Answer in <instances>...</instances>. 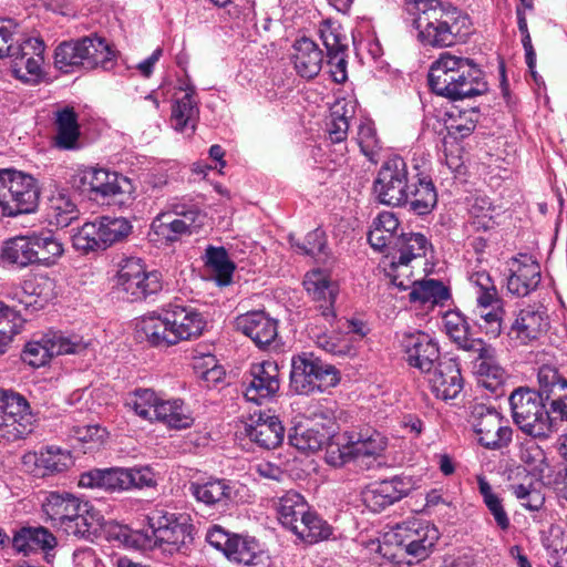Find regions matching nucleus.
<instances>
[{"instance_id": "f8f14e48", "label": "nucleus", "mask_w": 567, "mask_h": 567, "mask_svg": "<svg viewBox=\"0 0 567 567\" xmlns=\"http://www.w3.org/2000/svg\"><path fill=\"white\" fill-rule=\"evenodd\" d=\"M340 381L338 370L324 363L313 353H301L292 358L290 386L298 394L323 392Z\"/></svg>"}, {"instance_id": "8fccbe9b", "label": "nucleus", "mask_w": 567, "mask_h": 567, "mask_svg": "<svg viewBox=\"0 0 567 567\" xmlns=\"http://www.w3.org/2000/svg\"><path fill=\"white\" fill-rule=\"evenodd\" d=\"M471 224L476 230H491L498 224L502 208L485 195H476L470 204Z\"/></svg>"}, {"instance_id": "7ed1b4c3", "label": "nucleus", "mask_w": 567, "mask_h": 567, "mask_svg": "<svg viewBox=\"0 0 567 567\" xmlns=\"http://www.w3.org/2000/svg\"><path fill=\"white\" fill-rule=\"evenodd\" d=\"M431 90L452 101L474 97L487 92L483 71L472 60L444 52L430 68Z\"/></svg>"}, {"instance_id": "1a4fd4ad", "label": "nucleus", "mask_w": 567, "mask_h": 567, "mask_svg": "<svg viewBox=\"0 0 567 567\" xmlns=\"http://www.w3.org/2000/svg\"><path fill=\"white\" fill-rule=\"evenodd\" d=\"M474 288L475 306L471 311L475 326L489 339L502 334L505 317L504 301L489 274L485 270L470 276Z\"/></svg>"}, {"instance_id": "a211bd4d", "label": "nucleus", "mask_w": 567, "mask_h": 567, "mask_svg": "<svg viewBox=\"0 0 567 567\" xmlns=\"http://www.w3.org/2000/svg\"><path fill=\"white\" fill-rule=\"evenodd\" d=\"M472 419L478 442L484 447L501 450L512 442L513 429L503 424V416L494 406L475 403L472 406Z\"/></svg>"}, {"instance_id": "9d476101", "label": "nucleus", "mask_w": 567, "mask_h": 567, "mask_svg": "<svg viewBox=\"0 0 567 567\" xmlns=\"http://www.w3.org/2000/svg\"><path fill=\"white\" fill-rule=\"evenodd\" d=\"M40 186L30 174L14 168L0 169V208L2 215L16 217L35 212Z\"/></svg>"}, {"instance_id": "774afa93", "label": "nucleus", "mask_w": 567, "mask_h": 567, "mask_svg": "<svg viewBox=\"0 0 567 567\" xmlns=\"http://www.w3.org/2000/svg\"><path fill=\"white\" fill-rule=\"evenodd\" d=\"M55 282L48 276H39L33 281H25L23 292L37 296L42 301L47 302L54 296Z\"/></svg>"}, {"instance_id": "b1692460", "label": "nucleus", "mask_w": 567, "mask_h": 567, "mask_svg": "<svg viewBox=\"0 0 567 567\" xmlns=\"http://www.w3.org/2000/svg\"><path fill=\"white\" fill-rule=\"evenodd\" d=\"M548 326V316L543 307L527 306L515 315L507 336L517 344L527 346L538 340Z\"/></svg>"}, {"instance_id": "3c124183", "label": "nucleus", "mask_w": 567, "mask_h": 567, "mask_svg": "<svg viewBox=\"0 0 567 567\" xmlns=\"http://www.w3.org/2000/svg\"><path fill=\"white\" fill-rule=\"evenodd\" d=\"M354 460L378 457L386 447V439L378 431H365L351 435Z\"/></svg>"}, {"instance_id": "c756f323", "label": "nucleus", "mask_w": 567, "mask_h": 567, "mask_svg": "<svg viewBox=\"0 0 567 567\" xmlns=\"http://www.w3.org/2000/svg\"><path fill=\"white\" fill-rule=\"evenodd\" d=\"M4 412L7 416V437L22 439L31 432L33 415L28 401L19 393L2 391Z\"/></svg>"}, {"instance_id": "de8ad7c7", "label": "nucleus", "mask_w": 567, "mask_h": 567, "mask_svg": "<svg viewBox=\"0 0 567 567\" xmlns=\"http://www.w3.org/2000/svg\"><path fill=\"white\" fill-rule=\"evenodd\" d=\"M451 295L446 286L436 279L415 280L411 284L409 300L422 306L443 305Z\"/></svg>"}, {"instance_id": "e2e57ef3", "label": "nucleus", "mask_w": 567, "mask_h": 567, "mask_svg": "<svg viewBox=\"0 0 567 567\" xmlns=\"http://www.w3.org/2000/svg\"><path fill=\"white\" fill-rule=\"evenodd\" d=\"M23 319L19 312L0 301V334L2 340L12 342L13 337L20 332Z\"/></svg>"}, {"instance_id": "c03bdc74", "label": "nucleus", "mask_w": 567, "mask_h": 567, "mask_svg": "<svg viewBox=\"0 0 567 567\" xmlns=\"http://www.w3.org/2000/svg\"><path fill=\"white\" fill-rule=\"evenodd\" d=\"M154 421L162 422L168 427L183 430L189 427L194 419L189 409L179 399L162 400L153 409Z\"/></svg>"}, {"instance_id": "2eb2a0df", "label": "nucleus", "mask_w": 567, "mask_h": 567, "mask_svg": "<svg viewBox=\"0 0 567 567\" xmlns=\"http://www.w3.org/2000/svg\"><path fill=\"white\" fill-rule=\"evenodd\" d=\"M91 342L78 334L66 336L50 331L39 340L28 342L22 352V360L31 367H42L51 358L62 354L84 355L90 351Z\"/></svg>"}, {"instance_id": "423d86ee", "label": "nucleus", "mask_w": 567, "mask_h": 567, "mask_svg": "<svg viewBox=\"0 0 567 567\" xmlns=\"http://www.w3.org/2000/svg\"><path fill=\"white\" fill-rule=\"evenodd\" d=\"M115 52L104 38L82 37L60 43L54 51V65L63 73L91 71L96 68L111 70Z\"/></svg>"}, {"instance_id": "680f3d73", "label": "nucleus", "mask_w": 567, "mask_h": 567, "mask_svg": "<svg viewBox=\"0 0 567 567\" xmlns=\"http://www.w3.org/2000/svg\"><path fill=\"white\" fill-rule=\"evenodd\" d=\"M344 442H341V439L338 437L337 441H328L326 447V462L334 467H340L348 463L351 460H354L351 435L348 439H343Z\"/></svg>"}, {"instance_id": "5fc2aeb1", "label": "nucleus", "mask_w": 567, "mask_h": 567, "mask_svg": "<svg viewBox=\"0 0 567 567\" xmlns=\"http://www.w3.org/2000/svg\"><path fill=\"white\" fill-rule=\"evenodd\" d=\"M229 560L244 564L246 566H256L261 556L259 544L254 538L233 535V542L226 555Z\"/></svg>"}, {"instance_id": "69168bd1", "label": "nucleus", "mask_w": 567, "mask_h": 567, "mask_svg": "<svg viewBox=\"0 0 567 567\" xmlns=\"http://www.w3.org/2000/svg\"><path fill=\"white\" fill-rule=\"evenodd\" d=\"M478 122L477 112L472 109L460 114L458 118H454L446 126L449 135L453 138H464L468 136L476 127Z\"/></svg>"}, {"instance_id": "0e129e2a", "label": "nucleus", "mask_w": 567, "mask_h": 567, "mask_svg": "<svg viewBox=\"0 0 567 567\" xmlns=\"http://www.w3.org/2000/svg\"><path fill=\"white\" fill-rule=\"evenodd\" d=\"M290 244L297 249V251L308 256H319L326 254V235L320 228H317L306 236L303 243L295 241L293 237L290 236Z\"/></svg>"}, {"instance_id": "4c0bfd02", "label": "nucleus", "mask_w": 567, "mask_h": 567, "mask_svg": "<svg viewBox=\"0 0 567 567\" xmlns=\"http://www.w3.org/2000/svg\"><path fill=\"white\" fill-rule=\"evenodd\" d=\"M411 188H408L406 203L409 210L419 216L430 214L437 203V193L432 179L427 175L416 173L411 182Z\"/></svg>"}, {"instance_id": "c9c22d12", "label": "nucleus", "mask_w": 567, "mask_h": 567, "mask_svg": "<svg viewBox=\"0 0 567 567\" xmlns=\"http://www.w3.org/2000/svg\"><path fill=\"white\" fill-rule=\"evenodd\" d=\"M432 392L444 401L455 399L463 389V378L458 363L447 359L437 364L430 378Z\"/></svg>"}, {"instance_id": "338daca9", "label": "nucleus", "mask_w": 567, "mask_h": 567, "mask_svg": "<svg viewBox=\"0 0 567 567\" xmlns=\"http://www.w3.org/2000/svg\"><path fill=\"white\" fill-rule=\"evenodd\" d=\"M358 143L361 152L370 159L374 161L381 148L377 132L370 124H363L359 127Z\"/></svg>"}, {"instance_id": "9b49d317", "label": "nucleus", "mask_w": 567, "mask_h": 567, "mask_svg": "<svg viewBox=\"0 0 567 567\" xmlns=\"http://www.w3.org/2000/svg\"><path fill=\"white\" fill-rule=\"evenodd\" d=\"M155 485V474L148 466L94 468L82 473L79 478L81 487L100 488L111 493Z\"/></svg>"}, {"instance_id": "f03ea898", "label": "nucleus", "mask_w": 567, "mask_h": 567, "mask_svg": "<svg viewBox=\"0 0 567 567\" xmlns=\"http://www.w3.org/2000/svg\"><path fill=\"white\" fill-rule=\"evenodd\" d=\"M205 327L206 320L202 312L175 300L159 311L142 317L136 323V333L152 347L168 348L199 337Z\"/></svg>"}, {"instance_id": "39448f33", "label": "nucleus", "mask_w": 567, "mask_h": 567, "mask_svg": "<svg viewBox=\"0 0 567 567\" xmlns=\"http://www.w3.org/2000/svg\"><path fill=\"white\" fill-rule=\"evenodd\" d=\"M18 24L0 19V59L10 58L14 76L23 82H35L44 61V43L38 38H18Z\"/></svg>"}, {"instance_id": "79ce46f5", "label": "nucleus", "mask_w": 567, "mask_h": 567, "mask_svg": "<svg viewBox=\"0 0 567 567\" xmlns=\"http://www.w3.org/2000/svg\"><path fill=\"white\" fill-rule=\"evenodd\" d=\"M443 327L449 338L457 346L467 352H473L485 341L481 338H473L471 336V326L467 318L460 310H450L443 316Z\"/></svg>"}, {"instance_id": "473e14b6", "label": "nucleus", "mask_w": 567, "mask_h": 567, "mask_svg": "<svg viewBox=\"0 0 567 567\" xmlns=\"http://www.w3.org/2000/svg\"><path fill=\"white\" fill-rule=\"evenodd\" d=\"M432 249V244L421 233H402L393 241V248L390 251L392 270L399 267H406L417 258L426 256L427 250Z\"/></svg>"}, {"instance_id": "aec40b11", "label": "nucleus", "mask_w": 567, "mask_h": 567, "mask_svg": "<svg viewBox=\"0 0 567 567\" xmlns=\"http://www.w3.org/2000/svg\"><path fill=\"white\" fill-rule=\"evenodd\" d=\"M152 536L146 535L155 545L169 546V551H183L188 548L193 540L192 525L186 522H179L173 514L152 516L148 518Z\"/></svg>"}, {"instance_id": "f257e3e1", "label": "nucleus", "mask_w": 567, "mask_h": 567, "mask_svg": "<svg viewBox=\"0 0 567 567\" xmlns=\"http://www.w3.org/2000/svg\"><path fill=\"white\" fill-rule=\"evenodd\" d=\"M406 22L417 42L432 49H445L466 42L472 33L470 17L442 0H405Z\"/></svg>"}, {"instance_id": "ea45409f", "label": "nucleus", "mask_w": 567, "mask_h": 567, "mask_svg": "<svg viewBox=\"0 0 567 567\" xmlns=\"http://www.w3.org/2000/svg\"><path fill=\"white\" fill-rule=\"evenodd\" d=\"M476 374L480 383L492 392H496L502 386L505 372L496 361V349L484 342L476 350Z\"/></svg>"}, {"instance_id": "bb28decb", "label": "nucleus", "mask_w": 567, "mask_h": 567, "mask_svg": "<svg viewBox=\"0 0 567 567\" xmlns=\"http://www.w3.org/2000/svg\"><path fill=\"white\" fill-rule=\"evenodd\" d=\"M71 463L69 451L48 446L39 452H28L22 456V465L35 477H45L65 471Z\"/></svg>"}, {"instance_id": "e433bc0d", "label": "nucleus", "mask_w": 567, "mask_h": 567, "mask_svg": "<svg viewBox=\"0 0 567 567\" xmlns=\"http://www.w3.org/2000/svg\"><path fill=\"white\" fill-rule=\"evenodd\" d=\"M292 50L291 60L296 72L308 80L316 78L323 64V52L318 44L302 37L295 41Z\"/></svg>"}, {"instance_id": "ddd939ff", "label": "nucleus", "mask_w": 567, "mask_h": 567, "mask_svg": "<svg viewBox=\"0 0 567 567\" xmlns=\"http://www.w3.org/2000/svg\"><path fill=\"white\" fill-rule=\"evenodd\" d=\"M117 293L130 302L141 301L162 290V276L157 271H146L140 258L131 257L120 264L115 277Z\"/></svg>"}, {"instance_id": "603ef678", "label": "nucleus", "mask_w": 567, "mask_h": 567, "mask_svg": "<svg viewBox=\"0 0 567 567\" xmlns=\"http://www.w3.org/2000/svg\"><path fill=\"white\" fill-rule=\"evenodd\" d=\"M73 530L64 532L68 536L78 539L92 540L97 535L103 524V516L91 504L87 505L86 513H80L72 522Z\"/></svg>"}, {"instance_id": "f704fd0d", "label": "nucleus", "mask_w": 567, "mask_h": 567, "mask_svg": "<svg viewBox=\"0 0 567 567\" xmlns=\"http://www.w3.org/2000/svg\"><path fill=\"white\" fill-rule=\"evenodd\" d=\"M538 383L544 386L550 409L560 420L567 421V380L556 368L543 365L538 370Z\"/></svg>"}, {"instance_id": "6e6d98bb", "label": "nucleus", "mask_w": 567, "mask_h": 567, "mask_svg": "<svg viewBox=\"0 0 567 567\" xmlns=\"http://www.w3.org/2000/svg\"><path fill=\"white\" fill-rule=\"evenodd\" d=\"M206 265L214 270L219 286H227L231 282L235 265L224 247L208 246L206 249Z\"/></svg>"}, {"instance_id": "09e8293b", "label": "nucleus", "mask_w": 567, "mask_h": 567, "mask_svg": "<svg viewBox=\"0 0 567 567\" xmlns=\"http://www.w3.org/2000/svg\"><path fill=\"white\" fill-rule=\"evenodd\" d=\"M194 87H188L185 95L177 100L172 106L171 123L175 131L186 132L195 130L198 118V106L194 100Z\"/></svg>"}, {"instance_id": "13d9d810", "label": "nucleus", "mask_w": 567, "mask_h": 567, "mask_svg": "<svg viewBox=\"0 0 567 567\" xmlns=\"http://www.w3.org/2000/svg\"><path fill=\"white\" fill-rule=\"evenodd\" d=\"M519 460L533 475L538 477H544L549 467L544 450L533 440H527L520 444Z\"/></svg>"}, {"instance_id": "a18cd8bd", "label": "nucleus", "mask_w": 567, "mask_h": 567, "mask_svg": "<svg viewBox=\"0 0 567 567\" xmlns=\"http://www.w3.org/2000/svg\"><path fill=\"white\" fill-rule=\"evenodd\" d=\"M309 334L315 340L316 344L336 357H354L357 350L353 346V337L350 333H327L317 326L309 327Z\"/></svg>"}, {"instance_id": "864d4df0", "label": "nucleus", "mask_w": 567, "mask_h": 567, "mask_svg": "<svg viewBox=\"0 0 567 567\" xmlns=\"http://www.w3.org/2000/svg\"><path fill=\"white\" fill-rule=\"evenodd\" d=\"M477 484L480 494L483 497V503L493 516L496 526L503 532L508 530L511 527V519L503 505V499L494 493L491 484L484 477H478Z\"/></svg>"}, {"instance_id": "c85d7f7f", "label": "nucleus", "mask_w": 567, "mask_h": 567, "mask_svg": "<svg viewBox=\"0 0 567 567\" xmlns=\"http://www.w3.org/2000/svg\"><path fill=\"white\" fill-rule=\"evenodd\" d=\"M245 435L264 450L278 447L285 437V427L279 417L269 412H260L257 419L245 425Z\"/></svg>"}, {"instance_id": "412c9836", "label": "nucleus", "mask_w": 567, "mask_h": 567, "mask_svg": "<svg viewBox=\"0 0 567 567\" xmlns=\"http://www.w3.org/2000/svg\"><path fill=\"white\" fill-rule=\"evenodd\" d=\"M408 363L422 372H430L440 358L437 342L427 333L413 330L396 333Z\"/></svg>"}, {"instance_id": "58836bf2", "label": "nucleus", "mask_w": 567, "mask_h": 567, "mask_svg": "<svg viewBox=\"0 0 567 567\" xmlns=\"http://www.w3.org/2000/svg\"><path fill=\"white\" fill-rule=\"evenodd\" d=\"M415 523L412 524V527L399 526V533L396 536L401 537L400 546L404 548V550L417 558L422 559L429 555V551L435 545V540L437 539V529L434 527H415Z\"/></svg>"}, {"instance_id": "4be33fe9", "label": "nucleus", "mask_w": 567, "mask_h": 567, "mask_svg": "<svg viewBox=\"0 0 567 567\" xmlns=\"http://www.w3.org/2000/svg\"><path fill=\"white\" fill-rule=\"evenodd\" d=\"M412 489L410 477L393 476L390 480L373 482L362 492L361 498L367 508L380 513L405 497Z\"/></svg>"}, {"instance_id": "dca6fc26", "label": "nucleus", "mask_w": 567, "mask_h": 567, "mask_svg": "<svg viewBox=\"0 0 567 567\" xmlns=\"http://www.w3.org/2000/svg\"><path fill=\"white\" fill-rule=\"evenodd\" d=\"M408 165L401 156L386 159L373 182V193L379 203L401 207L406 203L408 188H411Z\"/></svg>"}, {"instance_id": "6ab92c4d", "label": "nucleus", "mask_w": 567, "mask_h": 567, "mask_svg": "<svg viewBox=\"0 0 567 567\" xmlns=\"http://www.w3.org/2000/svg\"><path fill=\"white\" fill-rule=\"evenodd\" d=\"M238 331L248 337L262 351H277L281 347L278 334V320L264 310H255L238 316L235 320Z\"/></svg>"}, {"instance_id": "72a5a7b5", "label": "nucleus", "mask_w": 567, "mask_h": 567, "mask_svg": "<svg viewBox=\"0 0 567 567\" xmlns=\"http://www.w3.org/2000/svg\"><path fill=\"white\" fill-rule=\"evenodd\" d=\"M234 483L225 478H209L208 481L190 482L189 493L207 507L227 506L234 498Z\"/></svg>"}, {"instance_id": "2f4dec72", "label": "nucleus", "mask_w": 567, "mask_h": 567, "mask_svg": "<svg viewBox=\"0 0 567 567\" xmlns=\"http://www.w3.org/2000/svg\"><path fill=\"white\" fill-rule=\"evenodd\" d=\"M320 37L327 50V64L333 81L336 83L346 82L348 79V43L346 37L331 25L321 28Z\"/></svg>"}, {"instance_id": "393cba45", "label": "nucleus", "mask_w": 567, "mask_h": 567, "mask_svg": "<svg viewBox=\"0 0 567 567\" xmlns=\"http://www.w3.org/2000/svg\"><path fill=\"white\" fill-rule=\"evenodd\" d=\"M203 215L197 208L158 215L152 223L154 233L166 241H177L185 235H192L202 224Z\"/></svg>"}, {"instance_id": "a878e982", "label": "nucleus", "mask_w": 567, "mask_h": 567, "mask_svg": "<svg viewBox=\"0 0 567 567\" xmlns=\"http://www.w3.org/2000/svg\"><path fill=\"white\" fill-rule=\"evenodd\" d=\"M509 276L507 277V291L515 297L528 296L539 286L540 265L527 254H519L511 259Z\"/></svg>"}, {"instance_id": "7c9ffc66", "label": "nucleus", "mask_w": 567, "mask_h": 567, "mask_svg": "<svg viewBox=\"0 0 567 567\" xmlns=\"http://www.w3.org/2000/svg\"><path fill=\"white\" fill-rule=\"evenodd\" d=\"M279 370L275 361H264L252 364L250 369V381L248 382L245 396L247 400L260 403L262 399L275 395L279 390Z\"/></svg>"}, {"instance_id": "20e7f679", "label": "nucleus", "mask_w": 567, "mask_h": 567, "mask_svg": "<svg viewBox=\"0 0 567 567\" xmlns=\"http://www.w3.org/2000/svg\"><path fill=\"white\" fill-rule=\"evenodd\" d=\"M62 254L61 241L50 230L31 231L0 244V266L14 271L33 265L50 267Z\"/></svg>"}, {"instance_id": "49530a36", "label": "nucleus", "mask_w": 567, "mask_h": 567, "mask_svg": "<svg viewBox=\"0 0 567 567\" xmlns=\"http://www.w3.org/2000/svg\"><path fill=\"white\" fill-rule=\"evenodd\" d=\"M399 219L391 212H383L373 220V228L368 234V240L374 250L382 251L393 248V241L399 235L395 234L399 228Z\"/></svg>"}, {"instance_id": "6e6552de", "label": "nucleus", "mask_w": 567, "mask_h": 567, "mask_svg": "<svg viewBox=\"0 0 567 567\" xmlns=\"http://www.w3.org/2000/svg\"><path fill=\"white\" fill-rule=\"evenodd\" d=\"M544 386L539 390L518 388L509 395L514 423L520 431L534 439H546L553 432V420L546 404L549 403Z\"/></svg>"}, {"instance_id": "37998d69", "label": "nucleus", "mask_w": 567, "mask_h": 567, "mask_svg": "<svg viewBox=\"0 0 567 567\" xmlns=\"http://www.w3.org/2000/svg\"><path fill=\"white\" fill-rule=\"evenodd\" d=\"M56 135L54 144L60 150L79 148L80 126L78 114L72 106H64L55 112Z\"/></svg>"}, {"instance_id": "bf43d9fd", "label": "nucleus", "mask_w": 567, "mask_h": 567, "mask_svg": "<svg viewBox=\"0 0 567 567\" xmlns=\"http://www.w3.org/2000/svg\"><path fill=\"white\" fill-rule=\"evenodd\" d=\"M49 210L50 216L54 218V223L59 227H68L78 218L79 213L72 199L62 193L50 198Z\"/></svg>"}, {"instance_id": "0eeeda50", "label": "nucleus", "mask_w": 567, "mask_h": 567, "mask_svg": "<svg viewBox=\"0 0 567 567\" xmlns=\"http://www.w3.org/2000/svg\"><path fill=\"white\" fill-rule=\"evenodd\" d=\"M277 514L281 525L305 543L315 544L331 535L330 525L297 492L289 491L278 499Z\"/></svg>"}, {"instance_id": "4468645a", "label": "nucleus", "mask_w": 567, "mask_h": 567, "mask_svg": "<svg viewBox=\"0 0 567 567\" xmlns=\"http://www.w3.org/2000/svg\"><path fill=\"white\" fill-rule=\"evenodd\" d=\"M132 230L125 218L103 216L94 221L85 223L73 236V247L84 254L105 250L113 244L123 240Z\"/></svg>"}, {"instance_id": "a19ab883", "label": "nucleus", "mask_w": 567, "mask_h": 567, "mask_svg": "<svg viewBox=\"0 0 567 567\" xmlns=\"http://www.w3.org/2000/svg\"><path fill=\"white\" fill-rule=\"evenodd\" d=\"M58 544L56 537L45 527L27 526L20 528L12 538V546L18 553L29 555L31 553L53 549Z\"/></svg>"}, {"instance_id": "cd10ccee", "label": "nucleus", "mask_w": 567, "mask_h": 567, "mask_svg": "<svg viewBox=\"0 0 567 567\" xmlns=\"http://www.w3.org/2000/svg\"><path fill=\"white\" fill-rule=\"evenodd\" d=\"M308 295L319 302L320 317L330 321L336 317L333 305L339 293L338 284L321 270L308 272L303 279Z\"/></svg>"}, {"instance_id": "f3484780", "label": "nucleus", "mask_w": 567, "mask_h": 567, "mask_svg": "<svg viewBox=\"0 0 567 567\" xmlns=\"http://www.w3.org/2000/svg\"><path fill=\"white\" fill-rule=\"evenodd\" d=\"M73 186L82 193H94L102 197L130 196L134 192L130 178L95 167L79 169L73 176Z\"/></svg>"}, {"instance_id": "5701e85b", "label": "nucleus", "mask_w": 567, "mask_h": 567, "mask_svg": "<svg viewBox=\"0 0 567 567\" xmlns=\"http://www.w3.org/2000/svg\"><path fill=\"white\" fill-rule=\"evenodd\" d=\"M87 501H83L70 493L51 492L42 503L43 513L51 520L52 526L63 532H72V519L80 513L87 512Z\"/></svg>"}, {"instance_id": "4d7b16f0", "label": "nucleus", "mask_w": 567, "mask_h": 567, "mask_svg": "<svg viewBox=\"0 0 567 567\" xmlns=\"http://www.w3.org/2000/svg\"><path fill=\"white\" fill-rule=\"evenodd\" d=\"M331 437V431H321L315 426L296 429L295 434L288 436L292 446L310 452L320 450Z\"/></svg>"}, {"instance_id": "052dcab7", "label": "nucleus", "mask_w": 567, "mask_h": 567, "mask_svg": "<svg viewBox=\"0 0 567 567\" xmlns=\"http://www.w3.org/2000/svg\"><path fill=\"white\" fill-rule=\"evenodd\" d=\"M159 401L161 399L152 389H136L131 393L126 405L142 419L154 421L153 409H155V405L159 404Z\"/></svg>"}]
</instances>
